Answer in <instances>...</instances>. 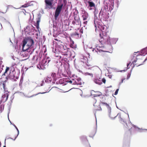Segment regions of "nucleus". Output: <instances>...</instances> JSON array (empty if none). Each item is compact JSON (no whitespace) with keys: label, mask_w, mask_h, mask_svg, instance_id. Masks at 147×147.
I'll return each mask as SVG.
<instances>
[{"label":"nucleus","mask_w":147,"mask_h":147,"mask_svg":"<svg viewBox=\"0 0 147 147\" xmlns=\"http://www.w3.org/2000/svg\"><path fill=\"white\" fill-rule=\"evenodd\" d=\"M46 48L44 45L41 51L40 52L38 57L37 58V60L39 61L37 68L40 69L44 70L46 69L45 66L50 61L49 57H44V55L46 52Z\"/></svg>","instance_id":"nucleus-1"},{"label":"nucleus","mask_w":147,"mask_h":147,"mask_svg":"<svg viewBox=\"0 0 147 147\" xmlns=\"http://www.w3.org/2000/svg\"><path fill=\"white\" fill-rule=\"evenodd\" d=\"M68 49L63 44H59L57 45V47L52 50L53 52L55 53V56L56 57H58L59 59L61 58V56L60 55H57V54L61 53L63 55H67V53Z\"/></svg>","instance_id":"nucleus-2"},{"label":"nucleus","mask_w":147,"mask_h":147,"mask_svg":"<svg viewBox=\"0 0 147 147\" xmlns=\"http://www.w3.org/2000/svg\"><path fill=\"white\" fill-rule=\"evenodd\" d=\"M94 25L95 28V31L100 30L102 31V35L106 34L107 33V27L102 24L101 22V20H99L96 17H94Z\"/></svg>","instance_id":"nucleus-3"},{"label":"nucleus","mask_w":147,"mask_h":147,"mask_svg":"<svg viewBox=\"0 0 147 147\" xmlns=\"http://www.w3.org/2000/svg\"><path fill=\"white\" fill-rule=\"evenodd\" d=\"M120 1L118 0H104V5L109 6V11H111L115 6L118 8Z\"/></svg>","instance_id":"nucleus-4"},{"label":"nucleus","mask_w":147,"mask_h":147,"mask_svg":"<svg viewBox=\"0 0 147 147\" xmlns=\"http://www.w3.org/2000/svg\"><path fill=\"white\" fill-rule=\"evenodd\" d=\"M109 6L104 5V7L101 8L99 14V18L103 20L108 19L109 17Z\"/></svg>","instance_id":"nucleus-5"},{"label":"nucleus","mask_w":147,"mask_h":147,"mask_svg":"<svg viewBox=\"0 0 147 147\" xmlns=\"http://www.w3.org/2000/svg\"><path fill=\"white\" fill-rule=\"evenodd\" d=\"M34 43L33 40L30 38H28L24 40L23 41L22 50L25 51L28 50L29 48L32 46Z\"/></svg>","instance_id":"nucleus-6"},{"label":"nucleus","mask_w":147,"mask_h":147,"mask_svg":"<svg viewBox=\"0 0 147 147\" xmlns=\"http://www.w3.org/2000/svg\"><path fill=\"white\" fill-rule=\"evenodd\" d=\"M99 36L100 38L99 40V42L101 44L106 43L108 44H110V38L108 35L103 34V35L101 34V33L100 34Z\"/></svg>","instance_id":"nucleus-7"},{"label":"nucleus","mask_w":147,"mask_h":147,"mask_svg":"<svg viewBox=\"0 0 147 147\" xmlns=\"http://www.w3.org/2000/svg\"><path fill=\"white\" fill-rule=\"evenodd\" d=\"M87 5L88 6V8L90 10L93 9L94 10V15L96 14L97 12L96 13V10L95 9V3L93 2L91 0H88L87 1Z\"/></svg>","instance_id":"nucleus-8"},{"label":"nucleus","mask_w":147,"mask_h":147,"mask_svg":"<svg viewBox=\"0 0 147 147\" xmlns=\"http://www.w3.org/2000/svg\"><path fill=\"white\" fill-rule=\"evenodd\" d=\"M8 78L13 81H16L18 78V76L16 75V73L15 71L10 72L8 76Z\"/></svg>","instance_id":"nucleus-9"},{"label":"nucleus","mask_w":147,"mask_h":147,"mask_svg":"<svg viewBox=\"0 0 147 147\" xmlns=\"http://www.w3.org/2000/svg\"><path fill=\"white\" fill-rule=\"evenodd\" d=\"M82 17L84 21L83 23L84 24H87L88 17V13L84 10H82L81 13Z\"/></svg>","instance_id":"nucleus-10"},{"label":"nucleus","mask_w":147,"mask_h":147,"mask_svg":"<svg viewBox=\"0 0 147 147\" xmlns=\"http://www.w3.org/2000/svg\"><path fill=\"white\" fill-rule=\"evenodd\" d=\"M63 4H60L58 5L57 7L55 10L54 16L55 19H56L57 17L59 16L61 10L63 6Z\"/></svg>","instance_id":"nucleus-11"},{"label":"nucleus","mask_w":147,"mask_h":147,"mask_svg":"<svg viewBox=\"0 0 147 147\" xmlns=\"http://www.w3.org/2000/svg\"><path fill=\"white\" fill-rule=\"evenodd\" d=\"M104 48L103 47H97L96 49H93L92 51L97 52L98 54L99 55H100V53L103 52H108L107 51L104 50Z\"/></svg>","instance_id":"nucleus-12"},{"label":"nucleus","mask_w":147,"mask_h":147,"mask_svg":"<svg viewBox=\"0 0 147 147\" xmlns=\"http://www.w3.org/2000/svg\"><path fill=\"white\" fill-rule=\"evenodd\" d=\"M102 103L103 105H105L106 106L108 109V115L111 118L114 119L117 116V115H116L115 117H113V116L111 115V108L108 104H107V103L105 102H102Z\"/></svg>","instance_id":"nucleus-13"},{"label":"nucleus","mask_w":147,"mask_h":147,"mask_svg":"<svg viewBox=\"0 0 147 147\" xmlns=\"http://www.w3.org/2000/svg\"><path fill=\"white\" fill-rule=\"evenodd\" d=\"M42 12H43V11H39L37 16V19H38V20H37V32H39L40 34V31L41 30L39 27V23L40 21L41 14L42 13Z\"/></svg>","instance_id":"nucleus-14"},{"label":"nucleus","mask_w":147,"mask_h":147,"mask_svg":"<svg viewBox=\"0 0 147 147\" xmlns=\"http://www.w3.org/2000/svg\"><path fill=\"white\" fill-rule=\"evenodd\" d=\"M136 53H138V55H137V58H136V59H135L132 62V63L134 64L136 63L138 61V64L140 63V61L142 59H140V58L141 57V56H140V55H139V54H140L139 52H134V55H136Z\"/></svg>","instance_id":"nucleus-15"},{"label":"nucleus","mask_w":147,"mask_h":147,"mask_svg":"<svg viewBox=\"0 0 147 147\" xmlns=\"http://www.w3.org/2000/svg\"><path fill=\"white\" fill-rule=\"evenodd\" d=\"M74 17L75 22L74 23L76 25H79L80 21L79 16L78 14H75V13H74Z\"/></svg>","instance_id":"nucleus-16"},{"label":"nucleus","mask_w":147,"mask_h":147,"mask_svg":"<svg viewBox=\"0 0 147 147\" xmlns=\"http://www.w3.org/2000/svg\"><path fill=\"white\" fill-rule=\"evenodd\" d=\"M9 95V94L7 93H6L3 95L2 96L1 99L0 101L1 103L5 102L7 100Z\"/></svg>","instance_id":"nucleus-17"},{"label":"nucleus","mask_w":147,"mask_h":147,"mask_svg":"<svg viewBox=\"0 0 147 147\" xmlns=\"http://www.w3.org/2000/svg\"><path fill=\"white\" fill-rule=\"evenodd\" d=\"M9 70L10 71V72H12L13 71H15V68L13 66H11L10 67H6L5 71L3 74V76H5V74Z\"/></svg>","instance_id":"nucleus-18"},{"label":"nucleus","mask_w":147,"mask_h":147,"mask_svg":"<svg viewBox=\"0 0 147 147\" xmlns=\"http://www.w3.org/2000/svg\"><path fill=\"white\" fill-rule=\"evenodd\" d=\"M93 81L95 83L98 85H101L102 84L101 78H98L96 77L93 79Z\"/></svg>","instance_id":"nucleus-19"},{"label":"nucleus","mask_w":147,"mask_h":147,"mask_svg":"<svg viewBox=\"0 0 147 147\" xmlns=\"http://www.w3.org/2000/svg\"><path fill=\"white\" fill-rule=\"evenodd\" d=\"M141 54L140 55L142 57V56H144L146 55L147 54V47L142 49L141 51Z\"/></svg>","instance_id":"nucleus-20"},{"label":"nucleus","mask_w":147,"mask_h":147,"mask_svg":"<svg viewBox=\"0 0 147 147\" xmlns=\"http://www.w3.org/2000/svg\"><path fill=\"white\" fill-rule=\"evenodd\" d=\"M45 1L47 7L50 9L52 7V1H49L47 0H45Z\"/></svg>","instance_id":"nucleus-21"},{"label":"nucleus","mask_w":147,"mask_h":147,"mask_svg":"<svg viewBox=\"0 0 147 147\" xmlns=\"http://www.w3.org/2000/svg\"><path fill=\"white\" fill-rule=\"evenodd\" d=\"M118 40V38H113L110 39V44L112 43L113 44H115Z\"/></svg>","instance_id":"nucleus-22"},{"label":"nucleus","mask_w":147,"mask_h":147,"mask_svg":"<svg viewBox=\"0 0 147 147\" xmlns=\"http://www.w3.org/2000/svg\"><path fill=\"white\" fill-rule=\"evenodd\" d=\"M23 13L24 15V18H25L27 19L29 18L30 19V14L28 12H26V13H24V12H23Z\"/></svg>","instance_id":"nucleus-23"},{"label":"nucleus","mask_w":147,"mask_h":147,"mask_svg":"<svg viewBox=\"0 0 147 147\" xmlns=\"http://www.w3.org/2000/svg\"><path fill=\"white\" fill-rule=\"evenodd\" d=\"M45 81L46 82L50 83L52 82V78L50 76H49L45 79Z\"/></svg>","instance_id":"nucleus-24"},{"label":"nucleus","mask_w":147,"mask_h":147,"mask_svg":"<svg viewBox=\"0 0 147 147\" xmlns=\"http://www.w3.org/2000/svg\"><path fill=\"white\" fill-rule=\"evenodd\" d=\"M14 126L16 128V129H17L18 132H17V134H13L14 136L13 138H14V139H13V138H11V139H13V140H15L17 138V136L19 134V130H18V129L17 127L15 125H14Z\"/></svg>","instance_id":"nucleus-25"},{"label":"nucleus","mask_w":147,"mask_h":147,"mask_svg":"<svg viewBox=\"0 0 147 147\" xmlns=\"http://www.w3.org/2000/svg\"><path fill=\"white\" fill-rule=\"evenodd\" d=\"M56 74L55 73H52L51 74V76L53 78V80L52 81V84H54L55 82V79Z\"/></svg>","instance_id":"nucleus-26"},{"label":"nucleus","mask_w":147,"mask_h":147,"mask_svg":"<svg viewBox=\"0 0 147 147\" xmlns=\"http://www.w3.org/2000/svg\"><path fill=\"white\" fill-rule=\"evenodd\" d=\"M81 80V79L80 78H78L76 79V84L81 85L82 84V83Z\"/></svg>","instance_id":"nucleus-27"},{"label":"nucleus","mask_w":147,"mask_h":147,"mask_svg":"<svg viewBox=\"0 0 147 147\" xmlns=\"http://www.w3.org/2000/svg\"><path fill=\"white\" fill-rule=\"evenodd\" d=\"M102 94L101 92H96V94H93L92 95L94 97H95L96 96H99L101 95Z\"/></svg>","instance_id":"nucleus-28"},{"label":"nucleus","mask_w":147,"mask_h":147,"mask_svg":"<svg viewBox=\"0 0 147 147\" xmlns=\"http://www.w3.org/2000/svg\"><path fill=\"white\" fill-rule=\"evenodd\" d=\"M70 46L71 47L74 49H75L77 47L76 45L74 44V42L73 41H72L71 42Z\"/></svg>","instance_id":"nucleus-29"},{"label":"nucleus","mask_w":147,"mask_h":147,"mask_svg":"<svg viewBox=\"0 0 147 147\" xmlns=\"http://www.w3.org/2000/svg\"><path fill=\"white\" fill-rule=\"evenodd\" d=\"M125 124H126V125L127 126L128 128L129 129V130H130V131H131V130L133 129V128L136 129L137 128V127L135 125L133 124H132L131 125L132 127H131V128H130V127H129L127 126V125L126 123H125Z\"/></svg>","instance_id":"nucleus-30"},{"label":"nucleus","mask_w":147,"mask_h":147,"mask_svg":"<svg viewBox=\"0 0 147 147\" xmlns=\"http://www.w3.org/2000/svg\"><path fill=\"white\" fill-rule=\"evenodd\" d=\"M84 75L85 76L89 75L92 78L93 77V74L92 73H90L88 72H86L84 73Z\"/></svg>","instance_id":"nucleus-31"},{"label":"nucleus","mask_w":147,"mask_h":147,"mask_svg":"<svg viewBox=\"0 0 147 147\" xmlns=\"http://www.w3.org/2000/svg\"><path fill=\"white\" fill-rule=\"evenodd\" d=\"M80 138L82 141H85L86 140V136H82L80 137Z\"/></svg>","instance_id":"nucleus-32"},{"label":"nucleus","mask_w":147,"mask_h":147,"mask_svg":"<svg viewBox=\"0 0 147 147\" xmlns=\"http://www.w3.org/2000/svg\"><path fill=\"white\" fill-rule=\"evenodd\" d=\"M72 84L76 85V80L72 79Z\"/></svg>","instance_id":"nucleus-33"},{"label":"nucleus","mask_w":147,"mask_h":147,"mask_svg":"<svg viewBox=\"0 0 147 147\" xmlns=\"http://www.w3.org/2000/svg\"><path fill=\"white\" fill-rule=\"evenodd\" d=\"M0 85H2L3 88L5 89V84L4 83H1Z\"/></svg>","instance_id":"nucleus-34"},{"label":"nucleus","mask_w":147,"mask_h":147,"mask_svg":"<svg viewBox=\"0 0 147 147\" xmlns=\"http://www.w3.org/2000/svg\"><path fill=\"white\" fill-rule=\"evenodd\" d=\"M147 60V58L145 59V60L142 63L138 65H137V66L138 67V66H140V65H142Z\"/></svg>","instance_id":"nucleus-35"},{"label":"nucleus","mask_w":147,"mask_h":147,"mask_svg":"<svg viewBox=\"0 0 147 147\" xmlns=\"http://www.w3.org/2000/svg\"><path fill=\"white\" fill-rule=\"evenodd\" d=\"M125 78H123L122 79L121 81V82H120L119 83V86H120L121 85V83H122L123 82V81L124 80H125Z\"/></svg>","instance_id":"nucleus-36"},{"label":"nucleus","mask_w":147,"mask_h":147,"mask_svg":"<svg viewBox=\"0 0 147 147\" xmlns=\"http://www.w3.org/2000/svg\"><path fill=\"white\" fill-rule=\"evenodd\" d=\"M102 80V82H103L105 84L106 82V80L105 79V78H102V80Z\"/></svg>","instance_id":"nucleus-37"},{"label":"nucleus","mask_w":147,"mask_h":147,"mask_svg":"<svg viewBox=\"0 0 147 147\" xmlns=\"http://www.w3.org/2000/svg\"><path fill=\"white\" fill-rule=\"evenodd\" d=\"M119 89H117L115 91V95H116L117 94L118 92V91H119Z\"/></svg>","instance_id":"nucleus-38"},{"label":"nucleus","mask_w":147,"mask_h":147,"mask_svg":"<svg viewBox=\"0 0 147 147\" xmlns=\"http://www.w3.org/2000/svg\"><path fill=\"white\" fill-rule=\"evenodd\" d=\"M3 109H2V106L1 105L0 106V112L1 113L2 111L3 110Z\"/></svg>","instance_id":"nucleus-39"},{"label":"nucleus","mask_w":147,"mask_h":147,"mask_svg":"<svg viewBox=\"0 0 147 147\" xmlns=\"http://www.w3.org/2000/svg\"><path fill=\"white\" fill-rule=\"evenodd\" d=\"M130 75H131L130 74H128V75L127 76V79H128L129 78L130 76Z\"/></svg>","instance_id":"nucleus-40"},{"label":"nucleus","mask_w":147,"mask_h":147,"mask_svg":"<svg viewBox=\"0 0 147 147\" xmlns=\"http://www.w3.org/2000/svg\"><path fill=\"white\" fill-rule=\"evenodd\" d=\"M2 62V61H0V63ZM2 69V68H1V65L0 64V73L1 72Z\"/></svg>","instance_id":"nucleus-41"},{"label":"nucleus","mask_w":147,"mask_h":147,"mask_svg":"<svg viewBox=\"0 0 147 147\" xmlns=\"http://www.w3.org/2000/svg\"><path fill=\"white\" fill-rule=\"evenodd\" d=\"M68 82L70 83V84H72V80L69 81Z\"/></svg>","instance_id":"nucleus-42"},{"label":"nucleus","mask_w":147,"mask_h":147,"mask_svg":"<svg viewBox=\"0 0 147 147\" xmlns=\"http://www.w3.org/2000/svg\"><path fill=\"white\" fill-rule=\"evenodd\" d=\"M96 2L98 3H100V0H94Z\"/></svg>","instance_id":"nucleus-43"},{"label":"nucleus","mask_w":147,"mask_h":147,"mask_svg":"<svg viewBox=\"0 0 147 147\" xmlns=\"http://www.w3.org/2000/svg\"><path fill=\"white\" fill-rule=\"evenodd\" d=\"M42 83L40 84V86H42L43 85V83H44V81L43 80L42 81Z\"/></svg>","instance_id":"nucleus-44"},{"label":"nucleus","mask_w":147,"mask_h":147,"mask_svg":"<svg viewBox=\"0 0 147 147\" xmlns=\"http://www.w3.org/2000/svg\"><path fill=\"white\" fill-rule=\"evenodd\" d=\"M108 76L110 78H112V76L111 75H108Z\"/></svg>","instance_id":"nucleus-45"},{"label":"nucleus","mask_w":147,"mask_h":147,"mask_svg":"<svg viewBox=\"0 0 147 147\" xmlns=\"http://www.w3.org/2000/svg\"><path fill=\"white\" fill-rule=\"evenodd\" d=\"M47 92H42V93H37V94H44L45 93Z\"/></svg>","instance_id":"nucleus-46"},{"label":"nucleus","mask_w":147,"mask_h":147,"mask_svg":"<svg viewBox=\"0 0 147 147\" xmlns=\"http://www.w3.org/2000/svg\"><path fill=\"white\" fill-rule=\"evenodd\" d=\"M130 64V63H127V67H128L129 66V65Z\"/></svg>","instance_id":"nucleus-47"},{"label":"nucleus","mask_w":147,"mask_h":147,"mask_svg":"<svg viewBox=\"0 0 147 147\" xmlns=\"http://www.w3.org/2000/svg\"><path fill=\"white\" fill-rule=\"evenodd\" d=\"M75 22V20L74 21L73 20L72 22L73 24H75V23H74V22Z\"/></svg>","instance_id":"nucleus-48"},{"label":"nucleus","mask_w":147,"mask_h":147,"mask_svg":"<svg viewBox=\"0 0 147 147\" xmlns=\"http://www.w3.org/2000/svg\"><path fill=\"white\" fill-rule=\"evenodd\" d=\"M54 40H57V41H58V39H57V38H55V39H54Z\"/></svg>","instance_id":"nucleus-49"},{"label":"nucleus","mask_w":147,"mask_h":147,"mask_svg":"<svg viewBox=\"0 0 147 147\" xmlns=\"http://www.w3.org/2000/svg\"><path fill=\"white\" fill-rule=\"evenodd\" d=\"M82 97H84V96H83V95H82V94H81L80 95Z\"/></svg>","instance_id":"nucleus-50"},{"label":"nucleus","mask_w":147,"mask_h":147,"mask_svg":"<svg viewBox=\"0 0 147 147\" xmlns=\"http://www.w3.org/2000/svg\"><path fill=\"white\" fill-rule=\"evenodd\" d=\"M35 26H37V24H35Z\"/></svg>","instance_id":"nucleus-51"},{"label":"nucleus","mask_w":147,"mask_h":147,"mask_svg":"<svg viewBox=\"0 0 147 147\" xmlns=\"http://www.w3.org/2000/svg\"><path fill=\"white\" fill-rule=\"evenodd\" d=\"M1 29L2 28V25H1Z\"/></svg>","instance_id":"nucleus-52"},{"label":"nucleus","mask_w":147,"mask_h":147,"mask_svg":"<svg viewBox=\"0 0 147 147\" xmlns=\"http://www.w3.org/2000/svg\"><path fill=\"white\" fill-rule=\"evenodd\" d=\"M27 46H26L25 47V48H27Z\"/></svg>","instance_id":"nucleus-53"},{"label":"nucleus","mask_w":147,"mask_h":147,"mask_svg":"<svg viewBox=\"0 0 147 147\" xmlns=\"http://www.w3.org/2000/svg\"><path fill=\"white\" fill-rule=\"evenodd\" d=\"M89 48L90 49H91V48H92V47H89Z\"/></svg>","instance_id":"nucleus-54"},{"label":"nucleus","mask_w":147,"mask_h":147,"mask_svg":"<svg viewBox=\"0 0 147 147\" xmlns=\"http://www.w3.org/2000/svg\"><path fill=\"white\" fill-rule=\"evenodd\" d=\"M3 147H6L5 146H4Z\"/></svg>","instance_id":"nucleus-55"},{"label":"nucleus","mask_w":147,"mask_h":147,"mask_svg":"<svg viewBox=\"0 0 147 147\" xmlns=\"http://www.w3.org/2000/svg\"><path fill=\"white\" fill-rule=\"evenodd\" d=\"M101 109H101L100 108V110H101Z\"/></svg>","instance_id":"nucleus-56"},{"label":"nucleus","mask_w":147,"mask_h":147,"mask_svg":"<svg viewBox=\"0 0 147 147\" xmlns=\"http://www.w3.org/2000/svg\"><path fill=\"white\" fill-rule=\"evenodd\" d=\"M1 142H0V145H1Z\"/></svg>","instance_id":"nucleus-57"},{"label":"nucleus","mask_w":147,"mask_h":147,"mask_svg":"<svg viewBox=\"0 0 147 147\" xmlns=\"http://www.w3.org/2000/svg\"><path fill=\"white\" fill-rule=\"evenodd\" d=\"M129 68H127V69H129Z\"/></svg>","instance_id":"nucleus-58"},{"label":"nucleus","mask_w":147,"mask_h":147,"mask_svg":"<svg viewBox=\"0 0 147 147\" xmlns=\"http://www.w3.org/2000/svg\"><path fill=\"white\" fill-rule=\"evenodd\" d=\"M39 47H40V45H39Z\"/></svg>","instance_id":"nucleus-59"},{"label":"nucleus","mask_w":147,"mask_h":147,"mask_svg":"<svg viewBox=\"0 0 147 147\" xmlns=\"http://www.w3.org/2000/svg\"><path fill=\"white\" fill-rule=\"evenodd\" d=\"M145 130H147V129H146Z\"/></svg>","instance_id":"nucleus-60"},{"label":"nucleus","mask_w":147,"mask_h":147,"mask_svg":"<svg viewBox=\"0 0 147 147\" xmlns=\"http://www.w3.org/2000/svg\"><path fill=\"white\" fill-rule=\"evenodd\" d=\"M121 0H120V1H121Z\"/></svg>","instance_id":"nucleus-61"}]
</instances>
